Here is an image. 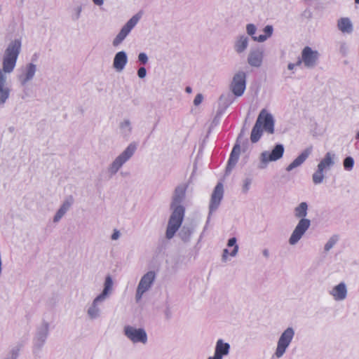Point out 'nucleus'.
<instances>
[{
  "label": "nucleus",
  "mask_w": 359,
  "mask_h": 359,
  "mask_svg": "<svg viewBox=\"0 0 359 359\" xmlns=\"http://www.w3.org/2000/svg\"><path fill=\"white\" fill-rule=\"evenodd\" d=\"M22 42L16 39L9 43L2 58V69H0V105L4 106L10 97L11 89L6 86V74L12 73L16 66L21 50Z\"/></svg>",
  "instance_id": "obj_1"
},
{
  "label": "nucleus",
  "mask_w": 359,
  "mask_h": 359,
  "mask_svg": "<svg viewBox=\"0 0 359 359\" xmlns=\"http://www.w3.org/2000/svg\"><path fill=\"white\" fill-rule=\"evenodd\" d=\"M187 185L182 184L177 186L173 193L170 209L172 214L169 218L165 237L170 240L172 238L175 233L182 225L185 209L182 205L184 198Z\"/></svg>",
  "instance_id": "obj_2"
},
{
  "label": "nucleus",
  "mask_w": 359,
  "mask_h": 359,
  "mask_svg": "<svg viewBox=\"0 0 359 359\" xmlns=\"http://www.w3.org/2000/svg\"><path fill=\"white\" fill-rule=\"evenodd\" d=\"M307 212L308 204L306 202H302L297 207L294 208V217L297 218H299L300 219L298 222L297 226H295L289 238L288 242L290 245H296L310 227V219L305 218L306 216L307 215Z\"/></svg>",
  "instance_id": "obj_3"
},
{
  "label": "nucleus",
  "mask_w": 359,
  "mask_h": 359,
  "mask_svg": "<svg viewBox=\"0 0 359 359\" xmlns=\"http://www.w3.org/2000/svg\"><path fill=\"white\" fill-rule=\"evenodd\" d=\"M113 285L114 282L111 276L109 275L107 276L102 292L93 300L87 309L86 313L90 320H95L101 316L102 304L112 294L114 290Z\"/></svg>",
  "instance_id": "obj_4"
},
{
  "label": "nucleus",
  "mask_w": 359,
  "mask_h": 359,
  "mask_svg": "<svg viewBox=\"0 0 359 359\" xmlns=\"http://www.w3.org/2000/svg\"><path fill=\"white\" fill-rule=\"evenodd\" d=\"M274 125L275 120L273 115L266 109H262L251 132V142L256 143L259 140L263 133V129L269 134H273Z\"/></svg>",
  "instance_id": "obj_5"
},
{
  "label": "nucleus",
  "mask_w": 359,
  "mask_h": 359,
  "mask_svg": "<svg viewBox=\"0 0 359 359\" xmlns=\"http://www.w3.org/2000/svg\"><path fill=\"white\" fill-rule=\"evenodd\" d=\"M136 149L137 144L134 142L130 143L127 147L109 164L107 168V172L109 176H114L123 165L133 157Z\"/></svg>",
  "instance_id": "obj_6"
},
{
  "label": "nucleus",
  "mask_w": 359,
  "mask_h": 359,
  "mask_svg": "<svg viewBox=\"0 0 359 359\" xmlns=\"http://www.w3.org/2000/svg\"><path fill=\"white\" fill-rule=\"evenodd\" d=\"M295 332L293 327H287L280 334L278 339L276 351L273 357L280 358L286 353L288 347L292 343Z\"/></svg>",
  "instance_id": "obj_7"
},
{
  "label": "nucleus",
  "mask_w": 359,
  "mask_h": 359,
  "mask_svg": "<svg viewBox=\"0 0 359 359\" xmlns=\"http://www.w3.org/2000/svg\"><path fill=\"white\" fill-rule=\"evenodd\" d=\"M124 336L133 344H146L148 336L146 330L142 327H136L133 325H126L123 327Z\"/></svg>",
  "instance_id": "obj_8"
},
{
  "label": "nucleus",
  "mask_w": 359,
  "mask_h": 359,
  "mask_svg": "<svg viewBox=\"0 0 359 359\" xmlns=\"http://www.w3.org/2000/svg\"><path fill=\"white\" fill-rule=\"evenodd\" d=\"M284 146L282 144H278L271 152L269 151L262 152L259 156L260 163L258 166L259 168L264 169L270 161H276L281 158L284 154Z\"/></svg>",
  "instance_id": "obj_9"
},
{
  "label": "nucleus",
  "mask_w": 359,
  "mask_h": 359,
  "mask_svg": "<svg viewBox=\"0 0 359 359\" xmlns=\"http://www.w3.org/2000/svg\"><path fill=\"white\" fill-rule=\"evenodd\" d=\"M246 73L238 71L232 77L229 84V90L236 97H241L246 89Z\"/></svg>",
  "instance_id": "obj_10"
},
{
  "label": "nucleus",
  "mask_w": 359,
  "mask_h": 359,
  "mask_svg": "<svg viewBox=\"0 0 359 359\" xmlns=\"http://www.w3.org/2000/svg\"><path fill=\"white\" fill-rule=\"evenodd\" d=\"M156 279V273L154 271L147 272L141 278L136 290L135 300L139 302L143 294L149 291Z\"/></svg>",
  "instance_id": "obj_11"
},
{
  "label": "nucleus",
  "mask_w": 359,
  "mask_h": 359,
  "mask_svg": "<svg viewBox=\"0 0 359 359\" xmlns=\"http://www.w3.org/2000/svg\"><path fill=\"white\" fill-rule=\"evenodd\" d=\"M142 17V14L138 13L134 15L121 28L118 34L114 39L112 44L114 46L120 45L131 30L136 26Z\"/></svg>",
  "instance_id": "obj_12"
},
{
  "label": "nucleus",
  "mask_w": 359,
  "mask_h": 359,
  "mask_svg": "<svg viewBox=\"0 0 359 359\" xmlns=\"http://www.w3.org/2000/svg\"><path fill=\"white\" fill-rule=\"evenodd\" d=\"M142 17V14L138 13L134 15L121 28L118 34L114 39L112 44L114 46L120 45L131 30L136 26Z\"/></svg>",
  "instance_id": "obj_13"
},
{
  "label": "nucleus",
  "mask_w": 359,
  "mask_h": 359,
  "mask_svg": "<svg viewBox=\"0 0 359 359\" xmlns=\"http://www.w3.org/2000/svg\"><path fill=\"white\" fill-rule=\"evenodd\" d=\"M142 17V14L138 13L134 15L121 28L118 34L114 39L112 44L114 46L120 45L131 30L136 26Z\"/></svg>",
  "instance_id": "obj_14"
},
{
  "label": "nucleus",
  "mask_w": 359,
  "mask_h": 359,
  "mask_svg": "<svg viewBox=\"0 0 359 359\" xmlns=\"http://www.w3.org/2000/svg\"><path fill=\"white\" fill-rule=\"evenodd\" d=\"M49 334V324L43 322L38 328L33 339L34 351H40L45 344Z\"/></svg>",
  "instance_id": "obj_15"
},
{
  "label": "nucleus",
  "mask_w": 359,
  "mask_h": 359,
  "mask_svg": "<svg viewBox=\"0 0 359 359\" xmlns=\"http://www.w3.org/2000/svg\"><path fill=\"white\" fill-rule=\"evenodd\" d=\"M303 64L308 69L314 68L318 62L320 54L317 50H313L311 47L306 46L302 51Z\"/></svg>",
  "instance_id": "obj_16"
},
{
  "label": "nucleus",
  "mask_w": 359,
  "mask_h": 359,
  "mask_svg": "<svg viewBox=\"0 0 359 359\" xmlns=\"http://www.w3.org/2000/svg\"><path fill=\"white\" fill-rule=\"evenodd\" d=\"M37 67L35 64L29 62L22 67L20 69V74L18 76V81L22 86H25L29 81H32L36 72Z\"/></svg>",
  "instance_id": "obj_17"
},
{
  "label": "nucleus",
  "mask_w": 359,
  "mask_h": 359,
  "mask_svg": "<svg viewBox=\"0 0 359 359\" xmlns=\"http://www.w3.org/2000/svg\"><path fill=\"white\" fill-rule=\"evenodd\" d=\"M263 59L264 50L262 48H254L249 51L247 61L250 67H259L262 65Z\"/></svg>",
  "instance_id": "obj_18"
},
{
  "label": "nucleus",
  "mask_w": 359,
  "mask_h": 359,
  "mask_svg": "<svg viewBox=\"0 0 359 359\" xmlns=\"http://www.w3.org/2000/svg\"><path fill=\"white\" fill-rule=\"evenodd\" d=\"M224 189L222 183H218L214 189V191L211 196L210 203V214L212 212L215 211L223 198Z\"/></svg>",
  "instance_id": "obj_19"
},
{
  "label": "nucleus",
  "mask_w": 359,
  "mask_h": 359,
  "mask_svg": "<svg viewBox=\"0 0 359 359\" xmlns=\"http://www.w3.org/2000/svg\"><path fill=\"white\" fill-rule=\"evenodd\" d=\"M250 39L245 34H238L233 42V50L238 54L244 53L249 46Z\"/></svg>",
  "instance_id": "obj_20"
},
{
  "label": "nucleus",
  "mask_w": 359,
  "mask_h": 359,
  "mask_svg": "<svg viewBox=\"0 0 359 359\" xmlns=\"http://www.w3.org/2000/svg\"><path fill=\"white\" fill-rule=\"evenodd\" d=\"M348 290L344 282H341L338 285L334 286L329 292V294L335 301H343L347 297Z\"/></svg>",
  "instance_id": "obj_21"
},
{
  "label": "nucleus",
  "mask_w": 359,
  "mask_h": 359,
  "mask_svg": "<svg viewBox=\"0 0 359 359\" xmlns=\"http://www.w3.org/2000/svg\"><path fill=\"white\" fill-rule=\"evenodd\" d=\"M313 151V147L311 146L305 149L290 164L287 165L285 170L290 172L294 168L300 166L307 159Z\"/></svg>",
  "instance_id": "obj_22"
},
{
  "label": "nucleus",
  "mask_w": 359,
  "mask_h": 359,
  "mask_svg": "<svg viewBox=\"0 0 359 359\" xmlns=\"http://www.w3.org/2000/svg\"><path fill=\"white\" fill-rule=\"evenodd\" d=\"M128 63V56L125 51H119L116 53L114 61L113 67L117 72H121Z\"/></svg>",
  "instance_id": "obj_23"
},
{
  "label": "nucleus",
  "mask_w": 359,
  "mask_h": 359,
  "mask_svg": "<svg viewBox=\"0 0 359 359\" xmlns=\"http://www.w3.org/2000/svg\"><path fill=\"white\" fill-rule=\"evenodd\" d=\"M230 344L222 339H219L215 344L214 355L223 359L229 354L230 352Z\"/></svg>",
  "instance_id": "obj_24"
},
{
  "label": "nucleus",
  "mask_w": 359,
  "mask_h": 359,
  "mask_svg": "<svg viewBox=\"0 0 359 359\" xmlns=\"http://www.w3.org/2000/svg\"><path fill=\"white\" fill-rule=\"evenodd\" d=\"M241 152L240 145L236 144L231 151L228 163L226 168V173L229 174L238 162Z\"/></svg>",
  "instance_id": "obj_25"
},
{
  "label": "nucleus",
  "mask_w": 359,
  "mask_h": 359,
  "mask_svg": "<svg viewBox=\"0 0 359 359\" xmlns=\"http://www.w3.org/2000/svg\"><path fill=\"white\" fill-rule=\"evenodd\" d=\"M336 154L332 151L325 154L318 165L325 171H328L335 163Z\"/></svg>",
  "instance_id": "obj_26"
},
{
  "label": "nucleus",
  "mask_w": 359,
  "mask_h": 359,
  "mask_svg": "<svg viewBox=\"0 0 359 359\" xmlns=\"http://www.w3.org/2000/svg\"><path fill=\"white\" fill-rule=\"evenodd\" d=\"M121 135L124 138H128L133 131L132 123L129 118L123 119L118 124Z\"/></svg>",
  "instance_id": "obj_27"
},
{
  "label": "nucleus",
  "mask_w": 359,
  "mask_h": 359,
  "mask_svg": "<svg viewBox=\"0 0 359 359\" xmlns=\"http://www.w3.org/2000/svg\"><path fill=\"white\" fill-rule=\"evenodd\" d=\"M337 27L342 33L351 34L353 30V24L348 18H341L338 20Z\"/></svg>",
  "instance_id": "obj_28"
},
{
  "label": "nucleus",
  "mask_w": 359,
  "mask_h": 359,
  "mask_svg": "<svg viewBox=\"0 0 359 359\" xmlns=\"http://www.w3.org/2000/svg\"><path fill=\"white\" fill-rule=\"evenodd\" d=\"M83 9V6L80 3L76 4L72 7L70 9V18L73 22H76L80 19Z\"/></svg>",
  "instance_id": "obj_29"
},
{
  "label": "nucleus",
  "mask_w": 359,
  "mask_h": 359,
  "mask_svg": "<svg viewBox=\"0 0 359 359\" xmlns=\"http://www.w3.org/2000/svg\"><path fill=\"white\" fill-rule=\"evenodd\" d=\"M263 32L264 34H261L257 37H253V41L258 42H264L269 38H270L273 32V27L272 25H266L264 29Z\"/></svg>",
  "instance_id": "obj_30"
},
{
  "label": "nucleus",
  "mask_w": 359,
  "mask_h": 359,
  "mask_svg": "<svg viewBox=\"0 0 359 359\" xmlns=\"http://www.w3.org/2000/svg\"><path fill=\"white\" fill-rule=\"evenodd\" d=\"M326 171L322 168L317 166V170L314 172L312 175V180L315 184H320L323 182L325 178V174Z\"/></svg>",
  "instance_id": "obj_31"
},
{
  "label": "nucleus",
  "mask_w": 359,
  "mask_h": 359,
  "mask_svg": "<svg viewBox=\"0 0 359 359\" xmlns=\"http://www.w3.org/2000/svg\"><path fill=\"white\" fill-rule=\"evenodd\" d=\"M193 233V228L188 226H184L179 232V236L185 243L189 242Z\"/></svg>",
  "instance_id": "obj_32"
},
{
  "label": "nucleus",
  "mask_w": 359,
  "mask_h": 359,
  "mask_svg": "<svg viewBox=\"0 0 359 359\" xmlns=\"http://www.w3.org/2000/svg\"><path fill=\"white\" fill-rule=\"evenodd\" d=\"M339 236L337 234L332 235L324 245L325 252H329L339 241Z\"/></svg>",
  "instance_id": "obj_33"
},
{
  "label": "nucleus",
  "mask_w": 359,
  "mask_h": 359,
  "mask_svg": "<svg viewBox=\"0 0 359 359\" xmlns=\"http://www.w3.org/2000/svg\"><path fill=\"white\" fill-rule=\"evenodd\" d=\"M74 198L72 196H69L67 198L61 205L60 208H59L65 214L67 213V212L69 210L72 205L73 204Z\"/></svg>",
  "instance_id": "obj_34"
},
{
  "label": "nucleus",
  "mask_w": 359,
  "mask_h": 359,
  "mask_svg": "<svg viewBox=\"0 0 359 359\" xmlns=\"http://www.w3.org/2000/svg\"><path fill=\"white\" fill-rule=\"evenodd\" d=\"M74 198L72 196H69L67 198L61 205L60 208H59L65 214L67 213V212L69 210L72 205L73 204Z\"/></svg>",
  "instance_id": "obj_35"
},
{
  "label": "nucleus",
  "mask_w": 359,
  "mask_h": 359,
  "mask_svg": "<svg viewBox=\"0 0 359 359\" xmlns=\"http://www.w3.org/2000/svg\"><path fill=\"white\" fill-rule=\"evenodd\" d=\"M236 241L237 240L235 237H233L228 241L227 245L229 247H233V249L230 252V255L231 257H235L238 252V245H236Z\"/></svg>",
  "instance_id": "obj_36"
},
{
  "label": "nucleus",
  "mask_w": 359,
  "mask_h": 359,
  "mask_svg": "<svg viewBox=\"0 0 359 359\" xmlns=\"http://www.w3.org/2000/svg\"><path fill=\"white\" fill-rule=\"evenodd\" d=\"M344 168L346 171H351L353 170L354 166V159L351 156H347L343 161Z\"/></svg>",
  "instance_id": "obj_37"
},
{
  "label": "nucleus",
  "mask_w": 359,
  "mask_h": 359,
  "mask_svg": "<svg viewBox=\"0 0 359 359\" xmlns=\"http://www.w3.org/2000/svg\"><path fill=\"white\" fill-rule=\"evenodd\" d=\"M257 32V27L252 23L248 24L246 25V32L248 36H250L252 39H253V37H257L255 36V33Z\"/></svg>",
  "instance_id": "obj_38"
},
{
  "label": "nucleus",
  "mask_w": 359,
  "mask_h": 359,
  "mask_svg": "<svg viewBox=\"0 0 359 359\" xmlns=\"http://www.w3.org/2000/svg\"><path fill=\"white\" fill-rule=\"evenodd\" d=\"M252 183V180L250 178H246L243 181V184L242 187V190L243 193H247L250 189V184Z\"/></svg>",
  "instance_id": "obj_39"
},
{
  "label": "nucleus",
  "mask_w": 359,
  "mask_h": 359,
  "mask_svg": "<svg viewBox=\"0 0 359 359\" xmlns=\"http://www.w3.org/2000/svg\"><path fill=\"white\" fill-rule=\"evenodd\" d=\"M138 60L141 64L145 65L148 62L149 58L145 53H140L138 55Z\"/></svg>",
  "instance_id": "obj_40"
},
{
  "label": "nucleus",
  "mask_w": 359,
  "mask_h": 359,
  "mask_svg": "<svg viewBox=\"0 0 359 359\" xmlns=\"http://www.w3.org/2000/svg\"><path fill=\"white\" fill-rule=\"evenodd\" d=\"M65 215V214L61 210L58 209V210L57 211V212L55 213V215L53 217V222L55 223L58 222Z\"/></svg>",
  "instance_id": "obj_41"
},
{
  "label": "nucleus",
  "mask_w": 359,
  "mask_h": 359,
  "mask_svg": "<svg viewBox=\"0 0 359 359\" xmlns=\"http://www.w3.org/2000/svg\"><path fill=\"white\" fill-rule=\"evenodd\" d=\"M137 75L140 79H144L147 75V70L144 67H140L137 70Z\"/></svg>",
  "instance_id": "obj_42"
},
{
  "label": "nucleus",
  "mask_w": 359,
  "mask_h": 359,
  "mask_svg": "<svg viewBox=\"0 0 359 359\" xmlns=\"http://www.w3.org/2000/svg\"><path fill=\"white\" fill-rule=\"evenodd\" d=\"M203 97L201 94H197L194 98V104L196 106L199 105L203 101Z\"/></svg>",
  "instance_id": "obj_43"
},
{
  "label": "nucleus",
  "mask_w": 359,
  "mask_h": 359,
  "mask_svg": "<svg viewBox=\"0 0 359 359\" xmlns=\"http://www.w3.org/2000/svg\"><path fill=\"white\" fill-rule=\"evenodd\" d=\"M119 237H120V232H119V231H118L117 229H114V232H113V233L111 235V239L115 241V240L118 239Z\"/></svg>",
  "instance_id": "obj_44"
},
{
  "label": "nucleus",
  "mask_w": 359,
  "mask_h": 359,
  "mask_svg": "<svg viewBox=\"0 0 359 359\" xmlns=\"http://www.w3.org/2000/svg\"><path fill=\"white\" fill-rule=\"evenodd\" d=\"M229 254L230 255V253L229 252V250L227 249L223 250L222 256V259L223 262H226L227 257H228Z\"/></svg>",
  "instance_id": "obj_45"
},
{
  "label": "nucleus",
  "mask_w": 359,
  "mask_h": 359,
  "mask_svg": "<svg viewBox=\"0 0 359 359\" xmlns=\"http://www.w3.org/2000/svg\"><path fill=\"white\" fill-rule=\"evenodd\" d=\"M93 4L97 6H102L104 4V0H92Z\"/></svg>",
  "instance_id": "obj_46"
},
{
  "label": "nucleus",
  "mask_w": 359,
  "mask_h": 359,
  "mask_svg": "<svg viewBox=\"0 0 359 359\" xmlns=\"http://www.w3.org/2000/svg\"><path fill=\"white\" fill-rule=\"evenodd\" d=\"M262 255H264V257H265L266 258H268L269 257V250L267 249H264L262 251Z\"/></svg>",
  "instance_id": "obj_47"
},
{
  "label": "nucleus",
  "mask_w": 359,
  "mask_h": 359,
  "mask_svg": "<svg viewBox=\"0 0 359 359\" xmlns=\"http://www.w3.org/2000/svg\"><path fill=\"white\" fill-rule=\"evenodd\" d=\"M295 67H296V65H294V63H289L287 65V69L289 70H293Z\"/></svg>",
  "instance_id": "obj_48"
},
{
  "label": "nucleus",
  "mask_w": 359,
  "mask_h": 359,
  "mask_svg": "<svg viewBox=\"0 0 359 359\" xmlns=\"http://www.w3.org/2000/svg\"><path fill=\"white\" fill-rule=\"evenodd\" d=\"M302 63H303V57L301 55V58H299L294 65H296V66H299Z\"/></svg>",
  "instance_id": "obj_49"
},
{
  "label": "nucleus",
  "mask_w": 359,
  "mask_h": 359,
  "mask_svg": "<svg viewBox=\"0 0 359 359\" xmlns=\"http://www.w3.org/2000/svg\"><path fill=\"white\" fill-rule=\"evenodd\" d=\"M208 359H222V358L213 355L212 356L208 357Z\"/></svg>",
  "instance_id": "obj_50"
},
{
  "label": "nucleus",
  "mask_w": 359,
  "mask_h": 359,
  "mask_svg": "<svg viewBox=\"0 0 359 359\" xmlns=\"http://www.w3.org/2000/svg\"><path fill=\"white\" fill-rule=\"evenodd\" d=\"M186 92L188 93H191V87H187L186 89H185Z\"/></svg>",
  "instance_id": "obj_51"
},
{
  "label": "nucleus",
  "mask_w": 359,
  "mask_h": 359,
  "mask_svg": "<svg viewBox=\"0 0 359 359\" xmlns=\"http://www.w3.org/2000/svg\"><path fill=\"white\" fill-rule=\"evenodd\" d=\"M356 139L359 140V131L356 134Z\"/></svg>",
  "instance_id": "obj_52"
},
{
  "label": "nucleus",
  "mask_w": 359,
  "mask_h": 359,
  "mask_svg": "<svg viewBox=\"0 0 359 359\" xmlns=\"http://www.w3.org/2000/svg\"><path fill=\"white\" fill-rule=\"evenodd\" d=\"M355 3L358 4H359V0H355Z\"/></svg>",
  "instance_id": "obj_53"
}]
</instances>
